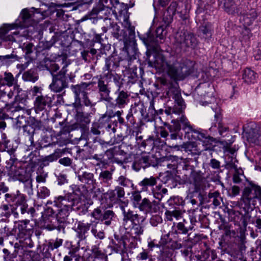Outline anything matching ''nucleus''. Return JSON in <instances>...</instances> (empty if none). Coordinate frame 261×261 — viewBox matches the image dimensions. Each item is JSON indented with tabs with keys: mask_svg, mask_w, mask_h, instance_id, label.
<instances>
[{
	"mask_svg": "<svg viewBox=\"0 0 261 261\" xmlns=\"http://www.w3.org/2000/svg\"><path fill=\"white\" fill-rule=\"evenodd\" d=\"M104 4H106L105 3L99 2L98 4L93 8L89 14L90 16L89 18L90 19L93 18V22L97 21V19H95V17L103 19L105 25L106 24V19H111L108 18L111 14V8L109 5L105 6Z\"/></svg>",
	"mask_w": 261,
	"mask_h": 261,
	"instance_id": "nucleus-24",
	"label": "nucleus"
},
{
	"mask_svg": "<svg viewBox=\"0 0 261 261\" xmlns=\"http://www.w3.org/2000/svg\"><path fill=\"white\" fill-rule=\"evenodd\" d=\"M228 214L230 221L233 222L235 225L239 226L240 228L242 227L244 228H246L248 223L247 217L245 215L233 209L228 210Z\"/></svg>",
	"mask_w": 261,
	"mask_h": 261,
	"instance_id": "nucleus-33",
	"label": "nucleus"
},
{
	"mask_svg": "<svg viewBox=\"0 0 261 261\" xmlns=\"http://www.w3.org/2000/svg\"><path fill=\"white\" fill-rule=\"evenodd\" d=\"M45 214L47 217L54 218L59 210L61 208L60 204L57 203V199L55 198L54 202L48 200L46 204Z\"/></svg>",
	"mask_w": 261,
	"mask_h": 261,
	"instance_id": "nucleus-48",
	"label": "nucleus"
},
{
	"mask_svg": "<svg viewBox=\"0 0 261 261\" xmlns=\"http://www.w3.org/2000/svg\"><path fill=\"white\" fill-rule=\"evenodd\" d=\"M75 196L69 193L64 196H59L56 197L57 203L62 208H66L70 211L77 212L80 215H85L88 211V206L87 204H80L78 202L79 199L74 198Z\"/></svg>",
	"mask_w": 261,
	"mask_h": 261,
	"instance_id": "nucleus-9",
	"label": "nucleus"
},
{
	"mask_svg": "<svg viewBox=\"0 0 261 261\" xmlns=\"http://www.w3.org/2000/svg\"><path fill=\"white\" fill-rule=\"evenodd\" d=\"M54 35H57L58 41H60V45L63 47L68 48L70 47L73 40L77 42L80 45L84 46V43L82 41L74 40V35L73 34V31L70 30L69 28L67 30H61L59 32H56Z\"/></svg>",
	"mask_w": 261,
	"mask_h": 261,
	"instance_id": "nucleus-25",
	"label": "nucleus"
},
{
	"mask_svg": "<svg viewBox=\"0 0 261 261\" xmlns=\"http://www.w3.org/2000/svg\"><path fill=\"white\" fill-rule=\"evenodd\" d=\"M189 223L182 219V221L178 223H174L172 227L173 234L176 236L177 241L180 242L186 239H193L196 237L201 238V236L195 234H192L189 231H192Z\"/></svg>",
	"mask_w": 261,
	"mask_h": 261,
	"instance_id": "nucleus-14",
	"label": "nucleus"
},
{
	"mask_svg": "<svg viewBox=\"0 0 261 261\" xmlns=\"http://www.w3.org/2000/svg\"><path fill=\"white\" fill-rule=\"evenodd\" d=\"M174 43L181 47H185L194 49L198 41L194 33L189 32L177 33L175 36Z\"/></svg>",
	"mask_w": 261,
	"mask_h": 261,
	"instance_id": "nucleus-19",
	"label": "nucleus"
},
{
	"mask_svg": "<svg viewBox=\"0 0 261 261\" xmlns=\"http://www.w3.org/2000/svg\"><path fill=\"white\" fill-rule=\"evenodd\" d=\"M122 221L124 228L127 229L130 228L132 224L140 221V216L138 214L128 209L127 212H124Z\"/></svg>",
	"mask_w": 261,
	"mask_h": 261,
	"instance_id": "nucleus-44",
	"label": "nucleus"
},
{
	"mask_svg": "<svg viewBox=\"0 0 261 261\" xmlns=\"http://www.w3.org/2000/svg\"><path fill=\"white\" fill-rule=\"evenodd\" d=\"M60 57L62 58L64 66L61 70L58 71V74L54 75L52 77V82L49 85V88L51 91L55 92L60 93L64 91V93L65 89L68 87L66 68L70 64V62L68 59L67 55L66 54H62Z\"/></svg>",
	"mask_w": 261,
	"mask_h": 261,
	"instance_id": "nucleus-6",
	"label": "nucleus"
},
{
	"mask_svg": "<svg viewBox=\"0 0 261 261\" xmlns=\"http://www.w3.org/2000/svg\"><path fill=\"white\" fill-rule=\"evenodd\" d=\"M156 112L154 107V103L153 102H151L148 112H146V109L144 114H142V119L146 122H151L156 119Z\"/></svg>",
	"mask_w": 261,
	"mask_h": 261,
	"instance_id": "nucleus-61",
	"label": "nucleus"
},
{
	"mask_svg": "<svg viewBox=\"0 0 261 261\" xmlns=\"http://www.w3.org/2000/svg\"><path fill=\"white\" fill-rule=\"evenodd\" d=\"M191 140H198L202 143L203 150H214L216 139L208 135L206 131L201 128H195L191 132Z\"/></svg>",
	"mask_w": 261,
	"mask_h": 261,
	"instance_id": "nucleus-15",
	"label": "nucleus"
},
{
	"mask_svg": "<svg viewBox=\"0 0 261 261\" xmlns=\"http://www.w3.org/2000/svg\"><path fill=\"white\" fill-rule=\"evenodd\" d=\"M91 226V223H85L80 221L77 223V227L74 229V231L76 232V237L80 241L86 239L87 234L90 230Z\"/></svg>",
	"mask_w": 261,
	"mask_h": 261,
	"instance_id": "nucleus-43",
	"label": "nucleus"
},
{
	"mask_svg": "<svg viewBox=\"0 0 261 261\" xmlns=\"http://www.w3.org/2000/svg\"><path fill=\"white\" fill-rule=\"evenodd\" d=\"M127 236L115 233L114 239H112L110 242L109 247L111 250L115 253L123 254L126 253Z\"/></svg>",
	"mask_w": 261,
	"mask_h": 261,
	"instance_id": "nucleus-26",
	"label": "nucleus"
},
{
	"mask_svg": "<svg viewBox=\"0 0 261 261\" xmlns=\"http://www.w3.org/2000/svg\"><path fill=\"white\" fill-rule=\"evenodd\" d=\"M113 170L111 171L101 170L98 177V180L101 184L107 186H110L111 184L113 179Z\"/></svg>",
	"mask_w": 261,
	"mask_h": 261,
	"instance_id": "nucleus-57",
	"label": "nucleus"
},
{
	"mask_svg": "<svg viewBox=\"0 0 261 261\" xmlns=\"http://www.w3.org/2000/svg\"><path fill=\"white\" fill-rule=\"evenodd\" d=\"M14 249L11 251L8 248H4L0 253V259L1 261H18L17 256L19 245L17 243L14 244Z\"/></svg>",
	"mask_w": 261,
	"mask_h": 261,
	"instance_id": "nucleus-40",
	"label": "nucleus"
},
{
	"mask_svg": "<svg viewBox=\"0 0 261 261\" xmlns=\"http://www.w3.org/2000/svg\"><path fill=\"white\" fill-rule=\"evenodd\" d=\"M70 211L66 208L60 209L54 217V221L51 220L45 225V228L48 231L56 230L58 232L64 233L66 227L69 224L68 219Z\"/></svg>",
	"mask_w": 261,
	"mask_h": 261,
	"instance_id": "nucleus-10",
	"label": "nucleus"
},
{
	"mask_svg": "<svg viewBox=\"0 0 261 261\" xmlns=\"http://www.w3.org/2000/svg\"><path fill=\"white\" fill-rule=\"evenodd\" d=\"M141 211L145 213H152L156 212V206L155 204L151 202L146 198H144L141 202L138 204L137 206Z\"/></svg>",
	"mask_w": 261,
	"mask_h": 261,
	"instance_id": "nucleus-49",
	"label": "nucleus"
},
{
	"mask_svg": "<svg viewBox=\"0 0 261 261\" xmlns=\"http://www.w3.org/2000/svg\"><path fill=\"white\" fill-rule=\"evenodd\" d=\"M88 87L89 85L87 84V83L82 82L80 84L72 85L71 89L75 94V98H80V94L83 96L85 95V93H88L86 91L88 90Z\"/></svg>",
	"mask_w": 261,
	"mask_h": 261,
	"instance_id": "nucleus-60",
	"label": "nucleus"
},
{
	"mask_svg": "<svg viewBox=\"0 0 261 261\" xmlns=\"http://www.w3.org/2000/svg\"><path fill=\"white\" fill-rule=\"evenodd\" d=\"M119 67V56L111 55L106 58L105 65L103 68V74L115 72Z\"/></svg>",
	"mask_w": 261,
	"mask_h": 261,
	"instance_id": "nucleus-34",
	"label": "nucleus"
},
{
	"mask_svg": "<svg viewBox=\"0 0 261 261\" xmlns=\"http://www.w3.org/2000/svg\"><path fill=\"white\" fill-rule=\"evenodd\" d=\"M219 5H222L224 11L233 16L243 14L248 8L246 3L243 0H218Z\"/></svg>",
	"mask_w": 261,
	"mask_h": 261,
	"instance_id": "nucleus-16",
	"label": "nucleus"
},
{
	"mask_svg": "<svg viewBox=\"0 0 261 261\" xmlns=\"http://www.w3.org/2000/svg\"><path fill=\"white\" fill-rule=\"evenodd\" d=\"M204 174L200 170H194L189 172V175L184 173L181 178V184H190L194 187V190L200 191L201 186L204 181Z\"/></svg>",
	"mask_w": 261,
	"mask_h": 261,
	"instance_id": "nucleus-21",
	"label": "nucleus"
},
{
	"mask_svg": "<svg viewBox=\"0 0 261 261\" xmlns=\"http://www.w3.org/2000/svg\"><path fill=\"white\" fill-rule=\"evenodd\" d=\"M123 23L125 29L120 31V27L112 19H106V24L101 26L103 33H106L109 29H112V36L119 40H123L124 46L136 44L135 27L132 25L128 16H124Z\"/></svg>",
	"mask_w": 261,
	"mask_h": 261,
	"instance_id": "nucleus-2",
	"label": "nucleus"
},
{
	"mask_svg": "<svg viewBox=\"0 0 261 261\" xmlns=\"http://www.w3.org/2000/svg\"><path fill=\"white\" fill-rule=\"evenodd\" d=\"M185 212V210H177V209H166L165 213V218L168 221H172L173 218L178 220L182 217L183 214Z\"/></svg>",
	"mask_w": 261,
	"mask_h": 261,
	"instance_id": "nucleus-53",
	"label": "nucleus"
},
{
	"mask_svg": "<svg viewBox=\"0 0 261 261\" xmlns=\"http://www.w3.org/2000/svg\"><path fill=\"white\" fill-rule=\"evenodd\" d=\"M158 177L150 176L142 179L138 184L141 191H147L149 188H151L157 184Z\"/></svg>",
	"mask_w": 261,
	"mask_h": 261,
	"instance_id": "nucleus-50",
	"label": "nucleus"
},
{
	"mask_svg": "<svg viewBox=\"0 0 261 261\" xmlns=\"http://www.w3.org/2000/svg\"><path fill=\"white\" fill-rule=\"evenodd\" d=\"M185 201L179 196H171L167 202V208L184 210Z\"/></svg>",
	"mask_w": 261,
	"mask_h": 261,
	"instance_id": "nucleus-45",
	"label": "nucleus"
},
{
	"mask_svg": "<svg viewBox=\"0 0 261 261\" xmlns=\"http://www.w3.org/2000/svg\"><path fill=\"white\" fill-rule=\"evenodd\" d=\"M257 77V73L250 68H246L243 71L242 79L247 84L254 83Z\"/></svg>",
	"mask_w": 261,
	"mask_h": 261,
	"instance_id": "nucleus-62",
	"label": "nucleus"
},
{
	"mask_svg": "<svg viewBox=\"0 0 261 261\" xmlns=\"http://www.w3.org/2000/svg\"><path fill=\"white\" fill-rule=\"evenodd\" d=\"M177 87H173L170 91L166 93L165 98L174 99L173 112L175 114L182 113L185 110L186 105L181 95V91L179 85H176Z\"/></svg>",
	"mask_w": 261,
	"mask_h": 261,
	"instance_id": "nucleus-20",
	"label": "nucleus"
},
{
	"mask_svg": "<svg viewBox=\"0 0 261 261\" xmlns=\"http://www.w3.org/2000/svg\"><path fill=\"white\" fill-rule=\"evenodd\" d=\"M30 222L29 220L25 219L15 223V233L17 239L32 236L34 231L32 226H29Z\"/></svg>",
	"mask_w": 261,
	"mask_h": 261,
	"instance_id": "nucleus-29",
	"label": "nucleus"
},
{
	"mask_svg": "<svg viewBox=\"0 0 261 261\" xmlns=\"http://www.w3.org/2000/svg\"><path fill=\"white\" fill-rule=\"evenodd\" d=\"M169 147L176 149L178 150H184L189 154L193 156L197 155L198 157L203 151L202 149L199 148L197 143L194 141L185 142L180 145L172 144L169 145Z\"/></svg>",
	"mask_w": 261,
	"mask_h": 261,
	"instance_id": "nucleus-31",
	"label": "nucleus"
},
{
	"mask_svg": "<svg viewBox=\"0 0 261 261\" xmlns=\"http://www.w3.org/2000/svg\"><path fill=\"white\" fill-rule=\"evenodd\" d=\"M213 28L212 24L206 21H203L197 30L198 36L205 40H209L213 35Z\"/></svg>",
	"mask_w": 261,
	"mask_h": 261,
	"instance_id": "nucleus-38",
	"label": "nucleus"
},
{
	"mask_svg": "<svg viewBox=\"0 0 261 261\" xmlns=\"http://www.w3.org/2000/svg\"><path fill=\"white\" fill-rule=\"evenodd\" d=\"M199 200L200 204L206 203H211L213 204L215 207L219 206L223 202V198L221 196L220 193L218 191H215L213 192H210L208 195L199 194Z\"/></svg>",
	"mask_w": 261,
	"mask_h": 261,
	"instance_id": "nucleus-30",
	"label": "nucleus"
},
{
	"mask_svg": "<svg viewBox=\"0 0 261 261\" xmlns=\"http://www.w3.org/2000/svg\"><path fill=\"white\" fill-rule=\"evenodd\" d=\"M21 20L19 22L18 26L21 28H28L32 24V15L27 9H23L20 14Z\"/></svg>",
	"mask_w": 261,
	"mask_h": 261,
	"instance_id": "nucleus-58",
	"label": "nucleus"
},
{
	"mask_svg": "<svg viewBox=\"0 0 261 261\" xmlns=\"http://www.w3.org/2000/svg\"><path fill=\"white\" fill-rule=\"evenodd\" d=\"M138 36L147 47L146 57L144 62L150 67L155 68L156 62L161 55H165V53H159L158 51V44L156 38H155L154 33L152 32L150 29L146 32L140 33L138 32Z\"/></svg>",
	"mask_w": 261,
	"mask_h": 261,
	"instance_id": "nucleus-4",
	"label": "nucleus"
},
{
	"mask_svg": "<svg viewBox=\"0 0 261 261\" xmlns=\"http://www.w3.org/2000/svg\"><path fill=\"white\" fill-rule=\"evenodd\" d=\"M4 200L12 206V210L15 213L25 214L28 206L27 196L19 190L7 193L4 195Z\"/></svg>",
	"mask_w": 261,
	"mask_h": 261,
	"instance_id": "nucleus-8",
	"label": "nucleus"
},
{
	"mask_svg": "<svg viewBox=\"0 0 261 261\" xmlns=\"http://www.w3.org/2000/svg\"><path fill=\"white\" fill-rule=\"evenodd\" d=\"M178 3L175 1L171 3L169 6L164 12L163 15V21L165 28L169 27L173 21V16L175 15Z\"/></svg>",
	"mask_w": 261,
	"mask_h": 261,
	"instance_id": "nucleus-39",
	"label": "nucleus"
},
{
	"mask_svg": "<svg viewBox=\"0 0 261 261\" xmlns=\"http://www.w3.org/2000/svg\"><path fill=\"white\" fill-rule=\"evenodd\" d=\"M63 243V240L57 238L55 240H50L44 244L43 253L46 258H50Z\"/></svg>",
	"mask_w": 261,
	"mask_h": 261,
	"instance_id": "nucleus-32",
	"label": "nucleus"
},
{
	"mask_svg": "<svg viewBox=\"0 0 261 261\" xmlns=\"http://www.w3.org/2000/svg\"><path fill=\"white\" fill-rule=\"evenodd\" d=\"M9 174L14 180L23 182L25 188H32L31 173L30 171H28V168L25 167H12Z\"/></svg>",
	"mask_w": 261,
	"mask_h": 261,
	"instance_id": "nucleus-18",
	"label": "nucleus"
},
{
	"mask_svg": "<svg viewBox=\"0 0 261 261\" xmlns=\"http://www.w3.org/2000/svg\"><path fill=\"white\" fill-rule=\"evenodd\" d=\"M17 84V80L15 78L12 73L9 72H5L4 77H0V86L5 85L8 87H12Z\"/></svg>",
	"mask_w": 261,
	"mask_h": 261,
	"instance_id": "nucleus-55",
	"label": "nucleus"
},
{
	"mask_svg": "<svg viewBox=\"0 0 261 261\" xmlns=\"http://www.w3.org/2000/svg\"><path fill=\"white\" fill-rule=\"evenodd\" d=\"M24 133L27 135L29 141L30 142V145L28 147V150H32L35 147L34 141V135L36 131H41L44 134L46 133H51L52 128L50 127L45 121H42L41 119H37L35 117L30 116L26 124L22 126Z\"/></svg>",
	"mask_w": 261,
	"mask_h": 261,
	"instance_id": "nucleus-5",
	"label": "nucleus"
},
{
	"mask_svg": "<svg viewBox=\"0 0 261 261\" xmlns=\"http://www.w3.org/2000/svg\"><path fill=\"white\" fill-rule=\"evenodd\" d=\"M95 112L91 111L86 113L85 111L74 114L75 122L73 123V126L77 129L81 131V137L85 139H88L89 132V125L91 122V117Z\"/></svg>",
	"mask_w": 261,
	"mask_h": 261,
	"instance_id": "nucleus-13",
	"label": "nucleus"
},
{
	"mask_svg": "<svg viewBox=\"0 0 261 261\" xmlns=\"http://www.w3.org/2000/svg\"><path fill=\"white\" fill-rule=\"evenodd\" d=\"M58 42L57 35H54L50 41L42 40L39 42L36 46V50L38 52H42L44 50H49Z\"/></svg>",
	"mask_w": 261,
	"mask_h": 261,
	"instance_id": "nucleus-51",
	"label": "nucleus"
},
{
	"mask_svg": "<svg viewBox=\"0 0 261 261\" xmlns=\"http://www.w3.org/2000/svg\"><path fill=\"white\" fill-rule=\"evenodd\" d=\"M28 99V91L21 89L20 91L17 94V96L14 98V100L11 102V106L15 107L16 110H20L22 109L20 104L23 106L25 105L27 99Z\"/></svg>",
	"mask_w": 261,
	"mask_h": 261,
	"instance_id": "nucleus-47",
	"label": "nucleus"
},
{
	"mask_svg": "<svg viewBox=\"0 0 261 261\" xmlns=\"http://www.w3.org/2000/svg\"><path fill=\"white\" fill-rule=\"evenodd\" d=\"M164 125L170 133V138L166 139L169 147L173 144L172 140H181L184 135L185 138L190 140L191 133L194 129V127L190 124L187 117L183 115L179 118L172 120L171 124L165 122Z\"/></svg>",
	"mask_w": 261,
	"mask_h": 261,
	"instance_id": "nucleus-3",
	"label": "nucleus"
},
{
	"mask_svg": "<svg viewBox=\"0 0 261 261\" xmlns=\"http://www.w3.org/2000/svg\"><path fill=\"white\" fill-rule=\"evenodd\" d=\"M161 160V158H157L153 154L142 153L135 158L132 168L136 171H139L141 169L144 170L151 166L155 167L160 163Z\"/></svg>",
	"mask_w": 261,
	"mask_h": 261,
	"instance_id": "nucleus-11",
	"label": "nucleus"
},
{
	"mask_svg": "<svg viewBox=\"0 0 261 261\" xmlns=\"http://www.w3.org/2000/svg\"><path fill=\"white\" fill-rule=\"evenodd\" d=\"M22 79L24 81L35 83L39 79L37 69L31 68L25 71L22 74Z\"/></svg>",
	"mask_w": 261,
	"mask_h": 261,
	"instance_id": "nucleus-63",
	"label": "nucleus"
},
{
	"mask_svg": "<svg viewBox=\"0 0 261 261\" xmlns=\"http://www.w3.org/2000/svg\"><path fill=\"white\" fill-rule=\"evenodd\" d=\"M75 174L77 176L79 180L81 182L91 186L93 188H95L97 186V182L92 173L80 169L75 172Z\"/></svg>",
	"mask_w": 261,
	"mask_h": 261,
	"instance_id": "nucleus-36",
	"label": "nucleus"
},
{
	"mask_svg": "<svg viewBox=\"0 0 261 261\" xmlns=\"http://www.w3.org/2000/svg\"><path fill=\"white\" fill-rule=\"evenodd\" d=\"M213 111L215 113L214 121L212 123V126L209 128V130L215 136L217 133L222 136H225L229 132V127L223 123V116L220 107L217 104H214L211 106Z\"/></svg>",
	"mask_w": 261,
	"mask_h": 261,
	"instance_id": "nucleus-12",
	"label": "nucleus"
},
{
	"mask_svg": "<svg viewBox=\"0 0 261 261\" xmlns=\"http://www.w3.org/2000/svg\"><path fill=\"white\" fill-rule=\"evenodd\" d=\"M158 84H154L155 87L156 89L164 88L165 91L163 93V96L165 97L166 93L169 91H170L173 87H177V85H179L177 80H172L170 81L164 77H159L157 79Z\"/></svg>",
	"mask_w": 261,
	"mask_h": 261,
	"instance_id": "nucleus-37",
	"label": "nucleus"
},
{
	"mask_svg": "<svg viewBox=\"0 0 261 261\" xmlns=\"http://www.w3.org/2000/svg\"><path fill=\"white\" fill-rule=\"evenodd\" d=\"M92 257L94 259L108 261V255L105 250H102L99 245H95L92 246L91 250Z\"/></svg>",
	"mask_w": 261,
	"mask_h": 261,
	"instance_id": "nucleus-56",
	"label": "nucleus"
},
{
	"mask_svg": "<svg viewBox=\"0 0 261 261\" xmlns=\"http://www.w3.org/2000/svg\"><path fill=\"white\" fill-rule=\"evenodd\" d=\"M97 80L96 89L101 101H106L108 100L111 101V88L109 85L108 79L104 77V74L97 75L93 77V80Z\"/></svg>",
	"mask_w": 261,
	"mask_h": 261,
	"instance_id": "nucleus-22",
	"label": "nucleus"
},
{
	"mask_svg": "<svg viewBox=\"0 0 261 261\" xmlns=\"http://www.w3.org/2000/svg\"><path fill=\"white\" fill-rule=\"evenodd\" d=\"M158 59L154 68L159 72L166 71L172 80L183 81L194 72L195 62L191 60L183 58L177 61L175 57L168 52Z\"/></svg>",
	"mask_w": 261,
	"mask_h": 261,
	"instance_id": "nucleus-1",
	"label": "nucleus"
},
{
	"mask_svg": "<svg viewBox=\"0 0 261 261\" xmlns=\"http://www.w3.org/2000/svg\"><path fill=\"white\" fill-rule=\"evenodd\" d=\"M115 99L111 96V101H107L108 108L111 109H122L126 107L130 102V94L127 90L117 89L115 92Z\"/></svg>",
	"mask_w": 261,
	"mask_h": 261,
	"instance_id": "nucleus-17",
	"label": "nucleus"
},
{
	"mask_svg": "<svg viewBox=\"0 0 261 261\" xmlns=\"http://www.w3.org/2000/svg\"><path fill=\"white\" fill-rule=\"evenodd\" d=\"M81 58L86 63L96 61L97 50L93 48L84 49L81 53Z\"/></svg>",
	"mask_w": 261,
	"mask_h": 261,
	"instance_id": "nucleus-54",
	"label": "nucleus"
},
{
	"mask_svg": "<svg viewBox=\"0 0 261 261\" xmlns=\"http://www.w3.org/2000/svg\"><path fill=\"white\" fill-rule=\"evenodd\" d=\"M172 244L170 246L161 247L160 254L158 256L159 261H169L172 260V257L174 253V251L176 250L175 244L176 241H172Z\"/></svg>",
	"mask_w": 261,
	"mask_h": 261,
	"instance_id": "nucleus-41",
	"label": "nucleus"
},
{
	"mask_svg": "<svg viewBox=\"0 0 261 261\" xmlns=\"http://www.w3.org/2000/svg\"><path fill=\"white\" fill-rule=\"evenodd\" d=\"M248 11H247L246 9V11L243 14L239 15L240 16V21L241 23L245 27L251 25L258 15L255 8L250 9L248 8Z\"/></svg>",
	"mask_w": 261,
	"mask_h": 261,
	"instance_id": "nucleus-35",
	"label": "nucleus"
},
{
	"mask_svg": "<svg viewBox=\"0 0 261 261\" xmlns=\"http://www.w3.org/2000/svg\"><path fill=\"white\" fill-rule=\"evenodd\" d=\"M247 141L255 145L261 146V126L251 128L246 132Z\"/></svg>",
	"mask_w": 261,
	"mask_h": 261,
	"instance_id": "nucleus-42",
	"label": "nucleus"
},
{
	"mask_svg": "<svg viewBox=\"0 0 261 261\" xmlns=\"http://www.w3.org/2000/svg\"><path fill=\"white\" fill-rule=\"evenodd\" d=\"M261 190V187L254 184L252 181H248V186L244 189L241 198L242 205L246 212L252 211L255 208L256 199H258V191Z\"/></svg>",
	"mask_w": 261,
	"mask_h": 261,
	"instance_id": "nucleus-7",
	"label": "nucleus"
},
{
	"mask_svg": "<svg viewBox=\"0 0 261 261\" xmlns=\"http://www.w3.org/2000/svg\"><path fill=\"white\" fill-rule=\"evenodd\" d=\"M104 77L106 79L111 80L113 79V82L117 88V89H121L124 85V79L122 78V76L120 74H117L115 72L104 74Z\"/></svg>",
	"mask_w": 261,
	"mask_h": 261,
	"instance_id": "nucleus-64",
	"label": "nucleus"
},
{
	"mask_svg": "<svg viewBox=\"0 0 261 261\" xmlns=\"http://www.w3.org/2000/svg\"><path fill=\"white\" fill-rule=\"evenodd\" d=\"M124 48H125L127 53V57L122 58L119 56V67H122L127 69L129 68L132 61L137 58L138 51L137 43L124 46Z\"/></svg>",
	"mask_w": 261,
	"mask_h": 261,
	"instance_id": "nucleus-27",
	"label": "nucleus"
},
{
	"mask_svg": "<svg viewBox=\"0 0 261 261\" xmlns=\"http://www.w3.org/2000/svg\"><path fill=\"white\" fill-rule=\"evenodd\" d=\"M198 156L194 158H180V159H182L181 166L182 167L183 171L191 172L195 170V168L198 165Z\"/></svg>",
	"mask_w": 261,
	"mask_h": 261,
	"instance_id": "nucleus-46",
	"label": "nucleus"
},
{
	"mask_svg": "<svg viewBox=\"0 0 261 261\" xmlns=\"http://www.w3.org/2000/svg\"><path fill=\"white\" fill-rule=\"evenodd\" d=\"M201 241V238L196 237L193 239H186L182 241L181 243L178 241H176L175 248L176 250H178L184 248V249L180 250L181 254L185 257H188L190 254H193V247L199 243Z\"/></svg>",
	"mask_w": 261,
	"mask_h": 261,
	"instance_id": "nucleus-28",
	"label": "nucleus"
},
{
	"mask_svg": "<svg viewBox=\"0 0 261 261\" xmlns=\"http://www.w3.org/2000/svg\"><path fill=\"white\" fill-rule=\"evenodd\" d=\"M4 146L5 152L6 151L11 156L10 161H11L13 164L17 160L14 154L18 148V145L16 143L10 141L5 143Z\"/></svg>",
	"mask_w": 261,
	"mask_h": 261,
	"instance_id": "nucleus-59",
	"label": "nucleus"
},
{
	"mask_svg": "<svg viewBox=\"0 0 261 261\" xmlns=\"http://www.w3.org/2000/svg\"><path fill=\"white\" fill-rule=\"evenodd\" d=\"M55 99L54 95H40L35 97L34 101V110L36 114L43 111L49 110L53 106V102Z\"/></svg>",
	"mask_w": 261,
	"mask_h": 261,
	"instance_id": "nucleus-23",
	"label": "nucleus"
},
{
	"mask_svg": "<svg viewBox=\"0 0 261 261\" xmlns=\"http://www.w3.org/2000/svg\"><path fill=\"white\" fill-rule=\"evenodd\" d=\"M1 212L0 213L1 221L7 222L9 217L13 214L15 216L18 215V213H15L12 210V206L9 203L3 204L0 207Z\"/></svg>",
	"mask_w": 261,
	"mask_h": 261,
	"instance_id": "nucleus-52",
	"label": "nucleus"
}]
</instances>
